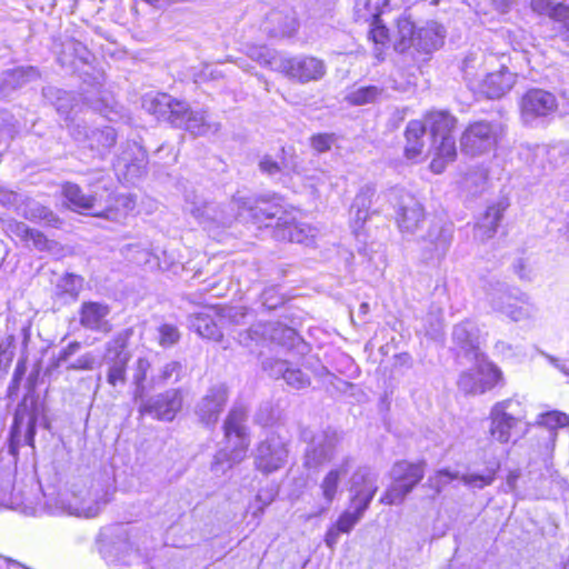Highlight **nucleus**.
Wrapping results in <instances>:
<instances>
[{"instance_id":"1","label":"nucleus","mask_w":569,"mask_h":569,"mask_svg":"<svg viewBox=\"0 0 569 569\" xmlns=\"http://www.w3.org/2000/svg\"><path fill=\"white\" fill-rule=\"evenodd\" d=\"M429 132L430 140L435 146L429 168L440 174L447 166L457 159L456 131L458 118L449 110L430 109L420 119Z\"/></svg>"},{"instance_id":"2","label":"nucleus","mask_w":569,"mask_h":569,"mask_svg":"<svg viewBox=\"0 0 569 569\" xmlns=\"http://www.w3.org/2000/svg\"><path fill=\"white\" fill-rule=\"evenodd\" d=\"M427 462L423 459H400L393 462L390 478L391 485L382 492L379 502L385 506L402 503L422 482Z\"/></svg>"},{"instance_id":"3","label":"nucleus","mask_w":569,"mask_h":569,"mask_svg":"<svg viewBox=\"0 0 569 569\" xmlns=\"http://www.w3.org/2000/svg\"><path fill=\"white\" fill-rule=\"evenodd\" d=\"M61 196L64 200V206L69 210L106 220L117 218L120 203L123 201L120 194L108 191L106 204L100 207L94 194L86 193L78 183L70 181L61 184Z\"/></svg>"},{"instance_id":"4","label":"nucleus","mask_w":569,"mask_h":569,"mask_svg":"<svg viewBox=\"0 0 569 569\" xmlns=\"http://www.w3.org/2000/svg\"><path fill=\"white\" fill-rule=\"evenodd\" d=\"M502 134L503 126L499 122L486 120L471 121L461 133V151L472 157L482 154L491 149H496Z\"/></svg>"},{"instance_id":"5","label":"nucleus","mask_w":569,"mask_h":569,"mask_svg":"<svg viewBox=\"0 0 569 569\" xmlns=\"http://www.w3.org/2000/svg\"><path fill=\"white\" fill-rule=\"evenodd\" d=\"M480 67L485 71V77L479 81L478 90L487 98H501L517 82V73L511 72L509 67L497 56H488L482 60Z\"/></svg>"},{"instance_id":"6","label":"nucleus","mask_w":569,"mask_h":569,"mask_svg":"<svg viewBox=\"0 0 569 569\" xmlns=\"http://www.w3.org/2000/svg\"><path fill=\"white\" fill-rule=\"evenodd\" d=\"M24 421L27 422V431L23 443L34 449L36 426L38 421V402L36 397H23L14 413L9 436V447L13 455L18 453V449L21 446L20 433Z\"/></svg>"},{"instance_id":"7","label":"nucleus","mask_w":569,"mask_h":569,"mask_svg":"<svg viewBox=\"0 0 569 569\" xmlns=\"http://www.w3.org/2000/svg\"><path fill=\"white\" fill-rule=\"evenodd\" d=\"M291 206L281 194H262L254 198L248 207V213L254 224L273 228V224L280 222L282 217L290 212Z\"/></svg>"},{"instance_id":"8","label":"nucleus","mask_w":569,"mask_h":569,"mask_svg":"<svg viewBox=\"0 0 569 569\" xmlns=\"http://www.w3.org/2000/svg\"><path fill=\"white\" fill-rule=\"evenodd\" d=\"M194 331L202 338L213 342L223 340V328L229 322L227 308L222 305H207L191 316Z\"/></svg>"},{"instance_id":"9","label":"nucleus","mask_w":569,"mask_h":569,"mask_svg":"<svg viewBox=\"0 0 569 569\" xmlns=\"http://www.w3.org/2000/svg\"><path fill=\"white\" fill-rule=\"evenodd\" d=\"M222 430L230 458L237 461L242 460L250 448L243 412L231 410L223 422Z\"/></svg>"},{"instance_id":"10","label":"nucleus","mask_w":569,"mask_h":569,"mask_svg":"<svg viewBox=\"0 0 569 569\" xmlns=\"http://www.w3.org/2000/svg\"><path fill=\"white\" fill-rule=\"evenodd\" d=\"M512 403V399L498 401L492 406L489 413V435L501 445L510 442L512 431L518 428L525 418L509 411Z\"/></svg>"},{"instance_id":"11","label":"nucleus","mask_w":569,"mask_h":569,"mask_svg":"<svg viewBox=\"0 0 569 569\" xmlns=\"http://www.w3.org/2000/svg\"><path fill=\"white\" fill-rule=\"evenodd\" d=\"M279 71L290 80L307 83L320 80L326 67L322 60L315 57H291L281 61Z\"/></svg>"},{"instance_id":"12","label":"nucleus","mask_w":569,"mask_h":569,"mask_svg":"<svg viewBox=\"0 0 569 569\" xmlns=\"http://www.w3.org/2000/svg\"><path fill=\"white\" fill-rule=\"evenodd\" d=\"M558 108L557 98L550 91L531 88L527 90L519 103L520 113L526 119L547 117Z\"/></svg>"},{"instance_id":"13","label":"nucleus","mask_w":569,"mask_h":569,"mask_svg":"<svg viewBox=\"0 0 569 569\" xmlns=\"http://www.w3.org/2000/svg\"><path fill=\"white\" fill-rule=\"evenodd\" d=\"M389 0H355V21L368 27V36H388V29L380 18Z\"/></svg>"},{"instance_id":"14","label":"nucleus","mask_w":569,"mask_h":569,"mask_svg":"<svg viewBox=\"0 0 569 569\" xmlns=\"http://www.w3.org/2000/svg\"><path fill=\"white\" fill-rule=\"evenodd\" d=\"M273 232L280 240L302 243L309 238L310 226L301 221V210L292 204L290 212H287L280 222L273 224Z\"/></svg>"},{"instance_id":"15","label":"nucleus","mask_w":569,"mask_h":569,"mask_svg":"<svg viewBox=\"0 0 569 569\" xmlns=\"http://www.w3.org/2000/svg\"><path fill=\"white\" fill-rule=\"evenodd\" d=\"M78 313L80 326L87 330L108 333L112 329L108 320L110 306L104 302L83 301Z\"/></svg>"},{"instance_id":"16","label":"nucleus","mask_w":569,"mask_h":569,"mask_svg":"<svg viewBox=\"0 0 569 569\" xmlns=\"http://www.w3.org/2000/svg\"><path fill=\"white\" fill-rule=\"evenodd\" d=\"M132 336V329H127L122 333L114 338V342L121 348L116 356L108 362L107 369V382L117 387L118 385H124L127 381V370L130 360V355L123 349L128 345L129 338Z\"/></svg>"},{"instance_id":"17","label":"nucleus","mask_w":569,"mask_h":569,"mask_svg":"<svg viewBox=\"0 0 569 569\" xmlns=\"http://www.w3.org/2000/svg\"><path fill=\"white\" fill-rule=\"evenodd\" d=\"M461 380L467 385L472 380L471 391L473 393H485L492 390L503 381L501 370L492 362H485L477 367L475 375L465 373Z\"/></svg>"},{"instance_id":"18","label":"nucleus","mask_w":569,"mask_h":569,"mask_svg":"<svg viewBox=\"0 0 569 569\" xmlns=\"http://www.w3.org/2000/svg\"><path fill=\"white\" fill-rule=\"evenodd\" d=\"M258 455L256 457V468L263 473H271L284 466L288 458L286 445L274 447L269 441H261L258 445Z\"/></svg>"},{"instance_id":"19","label":"nucleus","mask_w":569,"mask_h":569,"mask_svg":"<svg viewBox=\"0 0 569 569\" xmlns=\"http://www.w3.org/2000/svg\"><path fill=\"white\" fill-rule=\"evenodd\" d=\"M427 213L420 201L412 194L407 200H402L397 212L396 222L398 227L406 231L416 230L425 220Z\"/></svg>"},{"instance_id":"20","label":"nucleus","mask_w":569,"mask_h":569,"mask_svg":"<svg viewBox=\"0 0 569 569\" xmlns=\"http://www.w3.org/2000/svg\"><path fill=\"white\" fill-rule=\"evenodd\" d=\"M426 132V126L420 119H412L407 123L403 130L406 159L415 161L423 154Z\"/></svg>"},{"instance_id":"21","label":"nucleus","mask_w":569,"mask_h":569,"mask_svg":"<svg viewBox=\"0 0 569 569\" xmlns=\"http://www.w3.org/2000/svg\"><path fill=\"white\" fill-rule=\"evenodd\" d=\"M298 28L295 12L272 10L268 13L263 31L269 36H292Z\"/></svg>"},{"instance_id":"22","label":"nucleus","mask_w":569,"mask_h":569,"mask_svg":"<svg viewBox=\"0 0 569 569\" xmlns=\"http://www.w3.org/2000/svg\"><path fill=\"white\" fill-rule=\"evenodd\" d=\"M181 408V391L172 389L160 395L150 406L149 411L153 412L156 418L159 420L172 421Z\"/></svg>"},{"instance_id":"23","label":"nucleus","mask_w":569,"mask_h":569,"mask_svg":"<svg viewBox=\"0 0 569 569\" xmlns=\"http://www.w3.org/2000/svg\"><path fill=\"white\" fill-rule=\"evenodd\" d=\"M228 401V391L226 388L211 390L202 400L200 409V420L209 426L214 425Z\"/></svg>"},{"instance_id":"24","label":"nucleus","mask_w":569,"mask_h":569,"mask_svg":"<svg viewBox=\"0 0 569 569\" xmlns=\"http://www.w3.org/2000/svg\"><path fill=\"white\" fill-rule=\"evenodd\" d=\"M445 32V28L437 21H427L423 26H418L411 16L398 19V36H442Z\"/></svg>"},{"instance_id":"25","label":"nucleus","mask_w":569,"mask_h":569,"mask_svg":"<svg viewBox=\"0 0 569 569\" xmlns=\"http://www.w3.org/2000/svg\"><path fill=\"white\" fill-rule=\"evenodd\" d=\"M377 491L378 487L368 477L363 476L360 481L355 483L353 493L350 497L353 510L363 516Z\"/></svg>"},{"instance_id":"26","label":"nucleus","mask_w":569,"mask_h":569,"mask_svg":"<svg viewBox=\"0 0 569 569\" xmlns=\"http://www.w3.org/2000/svg\"><path fill=\"white\" fill-rule=\"evenodd\" d=\"M347 473V469L342 466L331 468L326 472L320 482V492L323 501L331 505L340 492V483L342 477Z\"/></svg>"},{"instance_id":"27","label":"nucleus","mask_w":569,"mask_h":569,"mask_svg":"<svg viewBox=\"0 0 569 569\" xmlns=\"http://www.w3.org/2000/svg\"><path fill=\"white\" fill-rule=\"evenodd\" d=\"M457 479H459L458 472L451 471L448 468L437 469L428 477L425 483V489L427 490L429 498L435 499Z\"/></svg>"},{"instance_id":"28","label":"nucleus","mask_w":569,"mask_h":569,"mask_svg":"<svg viewBox=\"0 0 569 569\" xmlns=\"http://www.w3.org/2000/svg\"><path fill=\"white\" fill-rule=\"evenodd\" d=\"M280 161L270 154H264L259 161L261 172L273 176L282 171L288 166V160L295 158L296 151L293 146H282L279 150Z\"/></svg>"},{"instance_id":"29","label":"nucleus","mask_w":569,"mask_h":569,"mask_svg":"<svg viewBox=\"0 0 569 569\" xmlns=\"http://www.w3.org/2000/svg\"><path fill=\"white\" fill-rule=\"evenodd\" d=\"M172 97L170 94L158 92L153 96L146 97L142 101V108L158 121H166Z\"/></svg>"},{"instance_id":"30","label":"nucleus","mask_w":569,"mask_h":569,"mask_svg":"<svg viewBox=\"0 0 569 569\" xmlns=\"http://www.w3.org/2000/svg\"><path fill=\"white\" fill-rule=\"evenodd\" d=\"M194 120L196 116L189 104L183 100H179L172 97L166 122H169L173 127H179Z\"/></svg>"},{"instance_id":"31","label":"nucleus","mask_w":569,"mask_h":569,"mask_svg":"<svg viewBox=\"0 0 569 569\" xmlns=\"http://www.w3.org/2000/svg\"><path fill=\"white\" fill-rule=\"evenodd\" d=\"M500 462L496 461L485 473H466L460 477L461 481L469 487L482 489L492 485L500 470Z\"/></svg>"},{"instance_id":"32","label":"nucleus","mask_w":569,"mask_h":569,"mask_svg":"<svg viewBox=\"0 0 569 569\" xmlns=\"http://www.w3.org/2000/svg\"><path fill=\"white\" fill-rule=\"evenodd\" d=\"M18 227L20 230L17 234L22 242H31L33 247L39 251L50 250V241L42 231L34 228H30L28 226H23L21 223L18 224Z\"/></svg>"},{"instance_id":"33","label":"nucleus","mask_w":569,"mask_h":569,"mask_svg":"<svg viewBox=\"0 0 569 569\" xmlns=\"http://www.w3.org/2000/svg\"><path fill=\"white\" fill-rule=\"evenodd\" d=\"M381 93V89L376 86H366L350 91L346 96V101L351 106H362L375 102Z\"/></svg>"},{"instance_id":"34","label":"nucleus","mask_w":569,"mask_h":569,"mask_svg":"<svg viewBox=\"0 0 569 569\" xmlns=\"http://www.w3.org/2000/svg\"><path fill=\"white\" fill-rule=\"evenodd\" d=\"M506 209L507 204H503L501 202L488 206L483 213L480 227L486 228L490 234L495 233L500 221L502 220Z\"/></svg>"},{"instance_id":"35","label":"nucleus","mask_w":569,"mask_h":569,"mask_svg":"<svg viewBox=\"0 0 569 569\" xmlns=\"http://www.w3.org/2000/svg\"><path fill=\"white\" fill-rule=\"evenodd\" d=\"M337 140L333 132H317L309 137V144L316 153H326L332 150Z\"/></svg>"},{"instance_id":"36","label":"nucleus","mask_w":569,"mask_h":569,"mask_svg":"<svg viewBox=\"0 0 569 569\" xmlns=\"http://www.w3.org/2000/svg\"><path fill=\"white\" fill-rule=\"evenodd\" d=\"M537 422L547 429L557 430L569 427V416L562 411L551 410L539 415Z\"/></svg>"},{"instance_id":"37","label":"nucleus","mask_w":569,"mask_h":569,"mask_svg":"<svg viewBox=\"0 0 569 569\" xmlns=\"http://www.w3.org/2000/svg\"><path fill=\"white\" fill-rule=\"evenodd\" d=\"M158 343L163 348H169L176 345L180 338L179 329L170 323H162L158 327Z\"/></svg>"},{"instance_id":"38","label":"nucleus","mask_w":569,"mask_h":569,"mask_svg":"<svg viewBox=\"0 0 569 569\" xmlns=\"http://www.w3.org/2000/svg\"><path fill=\"white\" fill-rule=\"evenodd\" d=\"M363 516L356 510L342 511L332 526L341 533H349Z\"/></svg>"},{"instance_id":"39","label":"nucleus","mask_w":569,"mask_h":569,"mask_svg":"<svg viewBox=\"0 0 569 569\" xmlns=\"http://www.w3.org/2000/svg\"><path fill=\"white\" fill-rule=\"evenodd\" d=\"M28 219L34 222L44 221L47 224L52 227H57L60 223L59 217L46 206L37 207Z\"/></svg>"},{"instance_id":"40","label":"nucleus","mask_w":569,"mask_h":569,"mask_svg":"<svg viewBox=\"0 0 569 569\" xmlns=\"http://www.w3.org/2000/svg\"><path fill=\"white\" fill-rule=\"evenodd\" d=\"M150 368H151V363L147 358L140 357L137 359V361L134 363V372H133L132 379H133V383L139 389H143L144 381L147 379V375H148V371L150 370Z\"/></svg>"},{"instance_id":"41","label":"nucleus","mask_w":569,"mask_h":569,"mask_svg":"<svg viewBox=\"0 0 569 569\" xmlns=\"http://www.w3.org/2000/svg\"><path fill=\"white\" fill-rule=\"evenodd\" d=\"M63 282L70 286V289H66L63 293L77 299L79 296L80 287L82 286L83 278L73 273H66L62 278Z\"/></svg>"},{"instance_id":"42","label":"nucleus","mask_w":569,"mask_h":569,"mask_svg":"<svg viewBox=\"0 0 569 569\" xmlns=\"http://www.w3.org/2000/svg\"><path fill=\"white\" fill-rule=\"evenodd\" d=\"M531 9L539 14H547L551 19L553 17V4L550 0H529Z\"/></svg>"},{"instance_id":"43","label":"nucleus","mask_w":569,"mask_h":569,"mask_svg":"<svg viewBox=\"0 0 569 569\" xmlns=\"http://www.w3.org/2000/svg\"><path fill=\"white\" fill-rule=\"evenodd\" d=\"M93 357L91 355H84L80 357L77 361L70 363L67 369L74 371H88L93 369Z\"/></svg>"},{"instance_id":"44","label":"nucleus","mask_w":569,"mask_h":569,"mask_svg":"<svg viewBox=\"0 0 569 569\" xmlns=\"http://www.w3.org/2000/svg\"><path fill=\"white\" fill-rule=\"evenodd\" d=\"M552 19L562 23L567 31H569V6L557 3L556 8L553 9Z\"/></svg>"},{"instance_id":"45","label":"nucleus","mask_w":569,"mask_h":569,"mask_svg":"<svg viewBox=\"0 0 569 569\" xmlns=\"http://www.w3.org/2000/svg\"><path fill=\"white\" fill-rule=\"evenodd\" d=\"M81 348V343L79 341H71L64 348L59 351L58 360L67 361Z\"/></svg>"},{"instance_id":"46","label":"nucleus","mask_w":569,"mask_h":569,"mask_svg":"<svg viewBox=\"0 0 569 569\" xmlns=\"http://www.w3.org/2000/svg\"><path fill=\"white\" fill-rule=\"evenodd\" d=\"M250 57L261 63H271V61L273 60V54L269 50L262 52L258 49H252L250 52Z\"/></svg>"},{"instance_id":"47","label":"nucleus","mask_w":569,"mask_h":569,"mask_svg":"<svg viewBox=\"0 0 569 569\" xmlns=\"http://www.w3.org/2000/svg\"><path fill=\"white\" fill-rule=\"evenodd\" d=\"M341 535L332 525L327 529L325 535V542L329 548H335L339 536Z\"/></svg>"},{"instance_id":"48","label":"nucleus","mask_w":569,"mask_h":569,"mask_svg":"<svg viewBox=\"0 0 569 569\" xmlns=\"http://www.w3.org/2000/svg\"><path fill=\"white\" fill-rule=\"evenodd\" d=\"M511 0H493V4L500 12H506L510 7Z\"/></svg>"},{"instance_id":"49","label":"nucleus","mask_w":569,"mask_h":569,"mask_svg":"<svg viewBox=\"0 0 569 569\" xmlns=\"http://www.w3.org/2000/svg\"><path fill=\"white\" fill-rule=\"evenodd\" d=\"M16 566V561H11L0 556V569H12Z\"/></svg>"},{"instance_id":"50","label":"nucleus","mask_w":569,"mask_h":569,"mask_svg":"<svg viewBox=\"0 0 569 569\" xmlns=\"http://www.w3.org/2000/svg\"><path fill=\"white\" fill-rule=\"evenodd\" d=\"M106 133V139L109 140V146H114L117 141L116 133L113 130H108L106 132L101 131V134Z\"/></svg>"},{"instance_id":"51","label":"nucleus","mask_w":569,"mask_h":569,"mask_svg":"<svg viewBox=\"0 0 569 569\" xmlns=\"http://www.w3.org/2000/svg\"><path fill=\"white\" fill-rule=\"evenodd\" d=\"M23 371H24L23 363L18 365L17 368H16V372H14V377H16L17 380L23 373Z\"/></svg>"},{"instance_id":"52","label":"nucleus","mask_w":569,"mask_h":569,"mask_svg":"<svg viewBox=\"0 0 569 569\" xmlns=\"http://www.w3.org/2000/svg\"><path fill=\"white\" fill-rule=\"evenodd\" d=\"M469 61H470V60H466V61H465V68H463V71H465V73H466L467 76H469V77H475V74H472L471 72H469V71H468V63H469ZM471 61L473 62L475 60H471Z\"/></svg>"},{"instance_id":"53","label":"nucleus","mask_w":569,"mask_h":569,"mask_svg":"<svg viewBox=\"0 0 569 569\" xmlns=\"http://www.w3.org/2000/svg\"><path fill=\"white\" fill-rule=\"evenodd\" d=\"M12 569H29V568L20 565L19 562H16V566H12Z\"/></svg>"},{"instance_id":"54","label":"nucleus","mask_w":569,"mask_h":569,"mask_svg":"<svg viewBox=\"0 0 569 569\" xmlns=\"http://www.w3.org/2000/svg\"><path fill=\"white\" fill-rule=\"evenodd\" d=\"M367 217H368V213H367V211H366V212H365V214H363V217L361 218L362 222H365V221H366Z\"/></svg>"},{"instance_id":"55","label":"nucleus","mask_w":569,"mask_h":569,"mask_svg":"<svg viewBox=\"0 0 569 569\" xmlns=\"http://www.w3.org/2000/svg\"><path fill=\"white\" fill-rule=\"evenodd\" d=\"M431 3H432V4H436V3H438V0H433V1L431 2Z\"/></svg>"}]
</instances>
